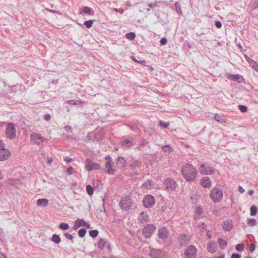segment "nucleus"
I'll list each match as a JSON object with an SVG mask.
<instances>
[{
    "label": "nucleus",
    "mask_w": 258,
    "mask_h": 258,
    "mask_svg": "<svg viewBox=\"0 0 258 258\" xmlns=\"http://www.w3.org/2000/svg\"><path fill=\"white\" fill-rule=\"evenodd\" d=\"M181 172L186 181L188 182L195 181L198 175L197 169L191 164H185L182 165Z\"/></svg>",
    "instance_id": "1"
},
{
    "label": "nucleus",
    "mask_w": 258,
    "mask_h": 258,
    "mask_svg": "<svg viewBox=\"0 0 258 258\" xmlns=\"http://www.w3.org/2000/svg\"><path fill=\"white\" fill-rule=\"evenodd\" d=\"M199 172L202 175H212L215 173V169L210 163L206 162L200 166Z\"/></svg>",
    "instance_id": "2"
},
{
    "label": "nucleus",
    "mask_w": 258,
    "mask_h": 258,
    "mask_svg": "<svg viewBox=\"0 0 258 258\" xmlns=\"http://www.w3.org/2000/svg\"><path fill=\"white\" fill-rule=\"evenodd\" d=\"M210 197L214 202H219L222 200L223 197V191L218 186H216L212 189Z\"/></svg>",
    "instance_id": "3"
},
{
    "label": "nucleus",
    "mask_w": 258,
    "mask_h": 258,
    "mask_svg": "<svg viewBox=\"0 0 258 258\" xmlns=\"http://www.w3.org/2000/svg\"><path fill=\"white\" fill-rule=\"evenodd\" d=\"M17 130L13 123H8L6 127L5 135L9 139L13 140L16 137Z\"/></svg>",
    "instance_id": "4"
},
{
    "label": "nucleus",
    "mask_w": 258,
    "mask_h": 258,
    "mask_svg": "<svg viewBox=\"0 0 258 258\" xmlns=\"http://www.w3.org/2000/svg\"><path fill=\"white\" fill-rule=\"evenodd\" d=\"M155 204V198L151 195H145L143 200V205L146 208H152Z\"/></svg>",
    "instance_id": "5"
},
{
    "label": "nucleus",
    "mask_w": 258,
    "mask_h": 258,
    "mask_svg": "<svg viewBox=\"0 0 258 258\" xmlns=\"http://www.w3.org/2000/svg\"><path fill=\"white\" fill-rule=\"evenodd\" d=\"M155 230L156 227L154 224H146L143 228L142 234L144 237L149 238L151 237Z\"/></svg>",
    "instance_id": "6"
},
{
    "label": "nucleus",
    "mask_w": 258,
    "mask_h": 258,
    "mask_svg": "<svg viewBox=\"0 0 258 258\" xmlns=\"http://www.w3.org/2000/svg\"><path fill=\"white\" fill-rule=\"evenodd\" d=\"M85 168L88 171L97 170L101 169V166L97 163L93 162L91 160L87 159L85 161Z\"/></svg>",
    "instance_id": "7"
},
{
    "label": "nucleus",
    "mask_w": 258,
    "mask_h": 258,
    "mask_svg": "<svg viewBox=\"0 0 258 258\" xmlns=\"http://www.w3.org/2000/svg\"><path fill=\"white\" fill-rule=\"evenodd\" d=\"M163 184L166 189L169 191L174 190L177 186V184L175 180L171 178H167L165 179L164 180Z\"/></svg>",
    "instance_id": "8"
},
{
    "label": "nucleus",
    "mask_w": 258,
    "mask_h": 258,
    "mask_svg": "<svg viewBox=\"0 0 258 258\" xmlns=\"http://www.w3.org/2000/svg\"><path fill=\"white\" fill-rule=\"evenodd\" d=\"M197 250L194 245L188 246L184 251L185 258H195L197 256Z\"/></svg>",
    "instance_id": "9"
},
{
    "label": "nucleus",
    "mask_w": 258,
    "mask_h": 258,
    "mask_svg": "<svg viewBox=\"0 0 258 258\" xmlns=\"http://www.w3.org/2000/svg\"><path fill=\"white\" fill-rule=\"evenodd\" d=\"M149 255L152 258H166L164 252L160 249L151 248L150 250Z\"/></svg>",
    "instance_id": "10"
},
{
    "label": "nucleus",
    "mask_w": 258,
    "mask_h": 258,
    "mask_svg": "<svg viewBox=\"0 0 258 258\" xmlns=\"http://www.w3.org/2000/svg\"><path fill=\"white\" fill-rule=\"evenodd\" d=\"M30 139L33 143L36 144H39L40 142H45L47 140L45 137L36 133H33L30 135Z\"/></svg>",
    "instance_id": "11"
},
{
    "label": "nucleus",
    "mask_w": 258,
    "mask_h": 258,
    "mask_svg": "<svg viewBox=\"0 0 258 258\" xmlns=\"http://www.w3.org/2000/svg\"><path fill=\"white\" fill-rule=\"evenodd\" d=\"M157 235L159 238L165 240L169 235V230L166 227H162L158 230Z\"/></svg>",
    "instance_id": "12"
},
{
    "label": "nucleus",
    "mask_w": 258,
    "mask_h": 258,
    "mask_svg": "<svg viewBox=\"0 0 258 258\" xmlns=\"http://www.w3.org/2000/svg\"><path fill=\"white\" fill-rule=\"evenodd\" d=\"M120 208L125 211H128L132 206V204L130 199H123L119 203Z\"/></svg>",
    "instance_id": "13"
},
{
    "label": "nucleus",
    "mask_w": 258,
    "mask_h": 258,
    "mask_svg": "<svg viewBox=\"0 0 258 258\" xmlns=\"http://www.w3.org/2000/svg\"><path fill=\"white\" fill-rule=\"evenodd\" d=\"M200 184L204 188H210L212 186V182L209 177L205 176L202 178Z\"/></svg>",
    "instance_id": "14"
},
{
    "label": "nucleus",
    "mask_w": 258,
    "mask_h": 258,
    "mask_svg": "<svg viewBox=\"0 0 258 258\" xmlns=\"http://www.w3.org/2000/svg\"><path fill=\"white\" fill-rule=\"evenodd\" d=\"M10 155V152L7 149L2 148L0 149V161H5L8 159Z\"/></svg>",
    "instance_id": "15"
},
{
    "label": "nucleus",
    "mask_w": 258,
    "mask_h": 258,
    "mask_svg": "<svg viewBox=\"0 0 258 258\" xmlns=\"http://www.w3.org/2000/svg\"><path fill=\"white\" fill-rule=\"evenodd\" d=\"M228 78L239 83H242L244 81L243 77L239 74H229Z\"/></svg>",
    "instance_id": "16"
},
{
    "label": "nucleus",
    "mask_w": 258,
    "mask_h": 258,
    "mask_svg": "<svg viewBox=\"0 0 258 258\" xmlns=\"http://www.w3.org/2000/svg\"><path fill=\"white\" fill-rule=\"evenodd\" d=\"M222 227L224 230L230 231L233 228V223L231 220H226L223 222Z\"/></svg>",
    "instance_id": "17"
},
{
    "label": "nucleus",
    "mask_w": 258,
    "mask_h": 258,
    "mask_svg": "<svg viewBox=\"0 0 258 258\" xmlns=\"http://www.w3.org/2000/svg\"><path fill=\"white\" fill-rule=\"evenodd\" d=\"M178 242L181 247L185 246L188 243V240L185 234L180 235L178 238Z\"/></svg>",
    "instance_id": "18"
},
{
    "label": "nucleus",
    "mask_w": 258,
    "mask_h": 258,
    "mask_svg": "<svg viewBox=\"0 0 258 258\" xmlns=\"http://www.w3.org/2000/svg\"><path fill=\"white\" fill-rule=\"evenodd\" d=\"M113 163L106 162L105 164L106 169L105 172L110 175H113L115 172V170L112 168Z\"/></svg>",
    "instance_id": "19"
},
{
    "label": "nucleus",
    "mask_w": 258,
    "mask_h": 258,
    "mask_svg": "<svg viewBox=\"0 0 258 258\" xmlns=\"http://www.w3.org/2000/svg\"><path fill=\"white\" fill-rule=\"evenodd\" d=\"M217 248V245L214 241H210L207 245L208 251L212 253H214Z\"/></svg>",
    "instance_id": "20"
},
{
    "label": "nucleus",
    "mask_w": 258,
    "mask_h": 258,
    "mask_svg": "<svg viewBox=\"0 0 258 258\" xmlns=\"http://www.w3.org/2000/svg\"><path fill=\"white\" fill-rule=\"evenodd\" d=\"M116 165L119 168H123L126 164V160L124 158L121 156H119L117 158Z\"/></svg>",
    "instance_id": "21"
},
{
    "label": "nucleus",
    "mask_w": 258,
    "mask_h": 258,
    "mask_svg": "<svg viewBox=\"0 0 258 258\" xmlns=\"http://www.w3.org/2000/svg\"><path fill=\"white\" fill-rule=\"evenodd\" d=\"M138 220L141 223H145L149 221V217L146 212H142L138 217Z\"/></svg>",
    "instance_id": "22"
},
{
    "label": "nucleus",
    "mask_w": 258,
    "mask_h": 258,
    "mask_svg": "<svg viewBox=\"0 0 258 258\" xmlns=\"http://www.w3.org/2000/svg\"><path fill=\"white\" fill-rule=\"evenodd\" d=\"M106 245H107L108 249L110 248V243H108L106 240L104 239H101L97 244L98 247L101 250H103Z\"/></svg>",
    "instance_id": "23"
},
{
    "label": "nucleus",
    "mask_w": 258,
    "mask_h": 258,
    "mask_svg": "<svg viewBox=\"0 0 258 258\" xmlns=\"http://www.w3.org/2000/svg\"><path fill=\"white\" fill-rule=\"evenodd\" d=\"M80 14L93 15L94 14V11L89 7L85 6L80 9Z\"/></svg>",
    "instance_id": "24"
},
{
    "label": "nucleus",
    "mask_w": 258,
    "mask_h": 258,
    "mask_svg": "<svg viewBox=\"0 0 258 258\" xmlns=\"http://www.w3.org/2000/svg\"><path fill=\"white\" fill-rule=\"evenodd\" d=\"M48 204V200L46 199H39L37 201V205L38 206L46 207Z\"/></svg>",
    "instance_id": "25"
},
{
    "label": "nucleus",
    "mask_w": 258,
    "mask_h": 258,
    "mask_svg": "<svg viewBox=\"0 0 258 258\" xmlns=\"http://www.w3.org/2000/svg\"><path fill=\"white\" fill-rule=\"evenodd\" d=\"M214 119L221 123L226 122V119L224 118L221 114L217 113L215 114L214 117Z\"/></svg>",
    "instance_id": "26"
},
{
    "label": "nucleus",
    "mask_w": 258,
    "mask_h": 258,
    "mask_svg": "<svg viewBox=\"0 0 258 258\" xmlns=\"http://www.w3.org/2000/svg\"><path fill=\"white\" fill-rule=\"evenodd\" d=\"M218 243L219 244L220 247L222 249H225V247L227 246V241L221 238L218 239Z\"/></svg>",
    "instance_id": "27"
},
{
    "label": "nucleus",
    "mask_w": 258,
    "mask_h": 258,
    "mask_svg": "<svg viewBox=\"0 0 258 258\" xmlns=\"http://www.w3.org/2000/svg\"><path fill=\"white\" fill-rule=\"evenodd\" d=\"M120 144L122 146L125 147H131L133 145V143L131 140H124L121 141Z\"/></svg>",
    "instance_id": "28"
},
{
    "label": "nucleus",
    "mask_w": 258,
    "mask_h": 258,
    "mask_svg": "<svg viewBox=\"0 0 258 258\" xmlns=\"http://www.w3.org/2000/svg\"><path fill=\"white\" fill-rule=\"evenodd\" d=\"M51 240L54 242L55 244H58L61 241V239L59 236V235L56 234H54L52 235Z\"/></svg>",
    "instance_id": "29"
},
{
    "label": "nucleus",
    "mask_w": 258,
    "mask_h": 258,
    "mask_svg": "<svg viewBox=\"0 0 258 258\" xmlns=\"http://www.w3.org/2000/svg\"><path fill=\"white\" fill-rule=\"evenodd\" d=\"M77 222V224L79 225V227L83 226V227H89V224L87 223L85 220L83 219H78L76 220Z\"/></svg>",
    "instance_id": "30"
},
{
    "label": "nucleus",
    "mask_w": 258,
    "mask_h": 258,
    "mask_svg": "<svg viewBox=\"0 0 258 258\" xmlns=\"http://www.w3.org/2000/svg\"><path fill=\"white\" fill-rule=\"evenodd\" d=\"M251 216H255L257 212V208L255 205H252L250 208Z\"/></svg>",
    "instance_id": "31"
},
{
    "label": "nucleus",
    "mask_w": 258,
    "mask_h": 258,
    "mask_svg": "<svg viewBox=\"0 0 258 258\" xmlns=\"http://www.w3.org/2000/svg\"><path fill=\"white\" fill-rule=\"evenodd\" d=\"M125 37L130 40H133L136 37V34L133 32H129L125 34Z\"/></svg>",
    "instance_id": "32"
},
{
    "label": "nucleus",
    "mask_w": 258,
    "mask_h": 258,
    "mask_svg": "<svg viewBox=\"0 0 258 258\" xmlns=\"http://www.w3.org/2000/svg\"><path fill=\"white\" fill-rule=\"evenodd\" d=\"M86 191L89 196H92L94 192V189L91 185H87L86 186Z\"/></svg>",
    "instance_id": "33"
},
{
    "label": "nucleus",
    "mask_w": 258,
    "mask_h": 258,
    "mask_svg": "<svg viewBox=\"0 0 258 258\" xmlns=\"http://www.w3.org/2000/svg\"><path fill=\"white\" fill-rule=\"evenodd\" d=\"M247 224L249 226H254L256 225V220L254 218L247 219Z\"/></svg>",
    "instance_id": "34"
},
{
    "label": "nucleus",
    "mask_w": 258,
    "mask_h": 258,
    "mask_svg": "<svg viewBox=\"0 0 258 258\" xmlns=\"http://www.w3.org/2000/svg\"><path fill=\"white\" fill-rule=\"evenodd\" d=\"M159 125L164 128H166L169 127L170 123L169 122H165L162 120L159 121Z\"/></svg>",
    "instance_id": "35"
},
{
    "label": "nucleus",
    "mask_w": 258,
    "mask_h": 258,
    "mask_svg": "<svg viewBox=\"0 0 258 258\" xmlns=\"http://www.w3.org/2000/svg\"><path fill=\"white\" fill-rule=\"evenodd\" d=\"M162 149L164 152H170L172 151V149L171 147L169 145L163 146Z\"/></svg>",
    "instance_id": "36"
},
{
    "label": "nucleus",
    "mask_w": 258,
    "mask_h": 258,
    "mask_svg": "<svg viewBox=\"0 0 258 258\" xmlns=\"http://www.w3.org/2000/svg\"><path fill=\"white\" fill-rule=\"evenodd\" d=\"M94 21V20H90L88 21H86L84 22V25H85V26L89 29L92 26L93 23Z\"/></svg>",
    "instance_id": "37"
},
{
    "label": "nucleus",
    "mask_w": 258,
    "mask_h": 258,
    "mask_svg": "<svg viewBox=\"0 0 258 258\" xmlns=\"http://www.w3.org/2000/svg\"><path fill=\"white\" fill-rule=\"evenodd\" d=\"M67 103L71 105H80L82 102L78 100H70L67 101Z\"/></svg>",
    "instance_id": "38"
},
{
    "label": "nucleus",
    "mask_w": 258,
    "mask_h": 258,
    "mask_svg": "<svg viewBox=\"0 0 258 258\" xmlns=\"http://www.w3.org/2000/svg\"><path fill=\"white\" fill-rule=\"evenodd\" d=\"M99 233V231L97 230H92L89 231V234L92 238L96 237Z\"/></svg>",
    "instance_id": "39"
},
{
    "label": "nucleus",
    "mask_w": 258,
    "mask_h": 258,
    "mask_svg": "<svg viewBox=\"0 0 258 258\" xmlns=\"http://www.w3.org/2000/svg\"><path fill=\"white\" fill-rule=\"evenodd\" d=\"M86 232L87 231L85 228H81L78 231V234L80 237L83 238L85 236Z\"/></svg>",
    "instance_id": "40"
},
{
    "label": "nucleus",
    "mask_w": 258,
    "mask_h": 258,
    "mask_svg": "<svg viewBox=\"0 0 258 258\" xmlns=\"http://www.w3.org/2000/svg\"><path fill=\"white\" fill-rule=\"evenodd\" d=\"M59 227L61 230H67L69 228V225L68 224L66 223H61L60 224Z\"/></svg>",
    "instance_id": "41"
},
{
    "label": "nucleus",
    "mask_w": 258,
    "mask_h": 258,
    "mask_svg": "<svg viewBox=\"0 0 258 258\" xmlns=\"http://www.w3.org/2000/svg\"><path fill=\"white\" fill-rule=\"evenodd\" d=\"M251 62H250V64L252 68L257 72H258V64L256 63L255 61L254 60L250 59Z\"/></svg>",
    "instance_id": "42"
},
{
    "label": "nucleus",
    "mask_w": 258,
    "mask_h": 258,
    "mask_svg": "<svg viewBox=\"0 0 258 258\" xmlns=\"http://www.w3.org/2000/svg\"><path fill=\"white\" fill-rule=\"evenodd\" d=\"M235 249L238 251H242L244 250V244L242 243H239L236 245Z\"/></svg>",
    "instance_id": "43"
},
{
    "label": "nucleus",
    "mask_w": 258,
    "mask_h": 258,
    "mask_svg": "<svg viewBox=\"0 0 258 258\" xmlns=\"http://www.w3.org/2000/svg\"><path fill=\"white\" fill-rule=\"evenodd\" d=\"M238 109L241 112H245L247 110V107L246 105H239L238 106Z\"/></svg>",
    "instance_id": "44"
},
{
    "label": "nucleus",
    "mask_w": 258,
    "mask_h": 258,
    "mask_svg": "<svg viewBox=\"0 0 258 258\" xmlns=\"http://www.w3.org/2000/svg\"><path fill=\"white\" fill-rule=\"evenodd\" d=\"M160 1L156 2L155 3H150L148 4V6L150 8L159 7V4L160 3Z\"/></svg>",
    "instance_id": "45"
},
{
    "label": "nucleus",
    "mask_w": 258,
    "mask_h": 258,
    "mask_svg": "<svg viewBox=\"0 0 258 258\" xmlns=\"http://www.w3.org/2000/svg\"><path fill=\"white\" fill-rule=\"evenodd\" d=\"M203 213V210L200 207H197L196 210V214L200 215Z\"/></svg>",
    "instance_id": "46"
},
{
    "label": "nucleus",
    "mask_w": 258,
    "mask_h": 258,
    "mask_svg": "<svg viewBox=\"0 0 258 258\" xmlns=\"http://www.w3.org/2000/svg\"><path fill=\"white\" fill-rule=\"evenodd\" d=\"M175 8L177 9V13H178V14L179 13H181V8H180V4L178 2L175 3Z\"/></svg>",
    "instance_id": "47"
},
{
    "label": "nucleus",
    "mask_w": 258,
    "mask_h": 258,
    "mask_svg": "<svg viewBox=\"0 0 258 258\" xmlns=\"http://www.w3.org/2000/svg\"><path fill=\"white\" fill-rule=\"evenodd\" d=\"M64 236H65V237L68 239H69V240H72L73 239V236L72 235H71V234H69V233H67V232H65L64 233Z\"/></svg>",
    "instance_id": "48"
},
{
    "label": "nucleus",
    "mask_w": 258,
    "mask_h": 258,
    "mask_svg": "<svg viewBox=\"0 0 258 258\" xmlns=\"http://www.w3.org/2000/svg\"><path fill=\"white\" fill-rule=\"evenodd\" d=\"M160 43L161 45H164L167 43V39L165 38H162L160 39Z\"/></svg>",
    "instance_id": "49"
},
{
    "label": "nucleus",
    "mask_w": 258,
    "mask_h": 258,
    "mask_svg": "<svg viewBox=\"0 0 258 258\" xmlns=\"http://www.w3.org/2000/svg\"><path fill=\"white\" fill-rule=\"evenodd\" d=\"M64 129L66 131V132H68V133H72V132H73V128L70 125H66V126H65Z\"/></svg>",
    "instance_id": "50"
},
{
    "label": "nucleus",
    "mask_w": 258,
    "mask_h": 258,
    "mask_svg": "<svg viewBox=\"0 0 258 258\" xmlns=\"http://www.w3.org/2000/svg\"><path fill=\"white\" fill-rule=\"evenodd\" d=\"M215 25V26L217 28H219V29L221 28L222 26V23L219 21H216Z\"/></svg>",
    "instance_id": "51"
},
{
    "label": "nucleus",
    "mask_w": 258,
    "mask_h": 258,
    "mask_svg": "<svg viewBox=\"0 0 258 258\" xmlns=\"http://www.w3.org/2000/svg\"><path fill=\"white\" fill-rule=\"evenodd\" d=\"M67 171L70 175L72 174L73 173V167L71 166H69L67 169Z\"/></svg>",
    "instance_id": "52"
},
{
    "label": "nucleus",
    "mask_w": 258,
    "mask_h": 258,
    "mask_svg": "<svg viewBox=\"0 0 258 258\" xmlns=\"http://www.w3.org/2000/svg\"><path fill=\"white\" fill-rule=\"evenodd\" d=\"M105 159L107 161L106 162L113 163L112 158L109 155L106 156L105 157Z\"/></svg>",
    "instance_id": "53"
},
{
    "label": "nucleus",
    "mask_w": 258,
    "mask_h": 258,
    "mask_svg": "<svg viewBox=\"0 0 258 258\" xmlns=\"http://www.w3.org/2000/svg\"><path fill=\"white\" fill-rule=\"evenodd\" d=\"M64 161H65L67 163H69L72 161H73V159L68 156H66L64 157Z\"/></svg>",
    "instance_id": "54"
},
{
    "label": "nucleus",
    "mask_w": 258,
    "mask_h": 258,
    "mask_svg": "<svg viewBox=\"0 0 258 258\" xmlns=\"http://www.w3.org/2000/svg\"><path fill=\"white\" fill-rule=\"evenodd\" d=\"M255 248V244L254 243H251L250 244V246L249 247V250L251 252H253Z\"/></svg>",
    "instance_id": "55"
},
{
    "label": "nucleus",
    "mask_w": 258,
    "mask_h": 258,
    "mask_svg": "<svg viewBox=\"0 0 258 258\" xmlns=\"http://www.w3.org/2000/svg\"><path fill=\"white\" fill-rule=\"evenodd\" d=\"M241 255L238 253H233L231 258H240Z\"/></svg>",
    "instance_id": "56"
},
{
    "label": "nucleus",
    "mask_w": 258,
    "mask_h": 258,
    "mask_svg": "<svg viewBox=\"0 0 258 258\" xmlns=\"http://www.w3.org/2000/svg\"><path fill=\"white\" fill-rule=\"evenodd\" d=\"M44 118L46 120H49L51 118V116L49 114H46L45 115H44Z\"/></svg>",
    "instance_id": "57"
},
{
    "label": "nucleus",
    "mask_w": 258,
    "mask_h": 258,
    "mask_svg": "<svg viewBox=\"0 0 258 258\" xmlns=\"http://www.w3.org/2000/svg\"><path fill=\"white\" fill-rule=\"evenodd\" d=\"M238 190L241 194L244 193L245 191L244 189L241 186H239Z\"/></svg>",
    "instance_id": "58"
},
{
    "label": "nucleus",
    "mask_w": 258,
    "mask_h": 258,
    "mask_svg": "<svg viewBox=\"0 0 258 258\" xmlns=\"http://www.w3.org/2000/svg\"><path fill=\"white\" fill-rule=\"evenodd\" d=\"M80 227L79 226V225L77 224V221H75V224L73 226V229L74 230H77L78 228H79Z\"/></svg>",
    "instance_id": "59"
},
{
    "label": "nucleus",
    "mask_w": 258,
    "mask_h": 258,
    "mask_svg": "<svg viewBox=\"0 0 258 258\" xmlns=\"http://www.w3.org/2000/svg\"><path fill=\"white\" fill-rule=\"evenodd\" d=\"M206 224H205V223L204 222H202L201 223H200L199 225V228H203L204 229L205 226Z\"/></svg>",
    "instance_id": "60"
},
{
    "label": "nucleus",
    "mask_w": 258,
    "mask_h": 258,
    "mask_svg": "<svg viewBox=\"0 0 258 258\" xmlns=\"http://www.w3.org/2000/svg\"><path fill=\"white\" fill-rule=\"evenodd\" d=\"M46 10L49 11V12H51V13H55V14L57 13V12L56 11L54 10H50V9H47Z\"/></svg>",
    "instance_id": "61"
},
{
    "label": "nucleus",
    "mask_w": 258,
    "mask_h": 258,
    "mask_svg": "<svg viewBox=\"0 0 258 258\" xmlns=\"http://www.w3.org/2000/svg\"><path fill=\"white\" fill-rule=\"evenodd\" d=\"M0 258H7L6 256L2 252H0Z\"/></svg>",
    "instance_id": "62"
},
{
    "label": "nucleus",
    "mask_w": 258,
    "mask_h": 258,
    "mask_svg": "<svg viewBox=\"0 0 258 258\" xmlns=\"http://www.w3.org/2000/svg\"><path fill=\"white\" fill-rule=\"evenodd\" d=\"M249 195H252L254 193V191L253 190H249L248 192Z\"/></svg>",
    "instance_id": "63"
},
{
    "label": "nucleus",
    "mask_w": 258,
    "mask_h": 258,
    "mask_svg": "<svg viewBox=\"0 0 258 258\" xmlns=\"http://www.w3.org/2000/svg\"><path fill=\"white\" fill-rule=\"evenodd\" d=\"M237 46L240 50H241L242 49V46L240 43L237 44Z\"/></svg>",
    "instance_id": "64"
}]
</instances>
